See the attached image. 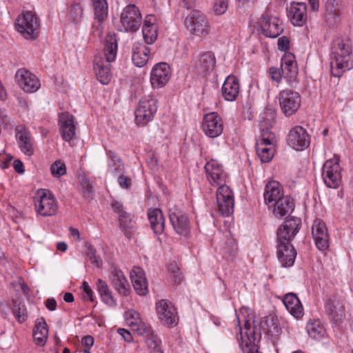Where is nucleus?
I'll return each instance as SVG.
<instances>
[{"label": "nucleus", "mask_w": 353, "mask_h": 353, "mask_svg": "<svg viewBox=\"0 0 353 353\" xmlns=\"http://www.w3.org/2000/svg\"><path fill=\"white\" fill-rule=\"evenodd\" d=\"M202 128L205 134L208 137H218L223 130V120L216 112L206 114L203 119Z\"/></svg>", "instance_id": "f3484780"}, {"label": "nucleus", "mask_w": 353, "mask_h": 353, "mask_svg": "<svg viewBox=\"0 0 353 353\" xmlns=\"http://www.w3.org/2000/svg\"><path fill=\"white\" fill-rule=\"evenodd\" d=\"M82 288L83 292L85 293L84 299H89L90 301H93V292L86 281L83 282Z\"/></svg>", "instance_id": "13d9d810"}, {"label": "nucleus", "mask_w": 353, "mask_h": 353, "mask_svg": "<svg viewBox=\"0 0 353 353\" xmlns=\"http://www.w3.org/2000/svg\"><path fill=\"white\" fill-rule=\"evenodd\" d=\"M310 6L313 11H316L319 8V0H308Z\"/></svg>", "instance_id": "774afa93"}, {"label": "nucleus", "mask_w": 353, "mask_h": 353, "mask_svg": "<svg viewBox=\"0 0 353 353\" xmlns=\"http://www.w3.org/2000/svg\"><path fill=\"white\" fill-rule=\"evenodd\" d=\"M46 307L50 310L54 311L57 308V301L53 298H49L46 301Z\"/></svg>", "instance_id": "0e129e2a"}, {"label": "nucleus", "mask_w": 353, "mask_h": 353, "mask_svg": "<svg viewBox=\"0 0 353 353\" xmlns=\"http://www.w3.org/2000/svg\"><path fill=\"white\" fill-rule=\"evenodd\" d=\"M279 104L283 113L286 117L294 114L301 105L300 94L292 90H283L279 94Z\"/></svg>", "instance_id": "4468645a"}, {"label": "nucleus", "mask_w": 353, "mask_h": 353, "mask_svg": "<svg viewBox=\"0 0 353 353\" xmlns=\"http://www.w3.org/2000/svg\"><path fill=\"white\" fill-rule=\"evenodd\" d=\"M142 33L145 42L152 44L157 39V26L155 23V17L147 15L142 28Z\"/></svg>", "instance_id": "f704fd0d"}, {"label": "nucleus", "mask_w": 353, "mask_h": 353, "mask_svg": "<svg viewBox=\"0 0 353 353\" xmlns=\"http://www.w3.org/2000/svg\"><path fill=\"white\" fill-rule=\"evenodd\" d=\"M150 49L141 43H136L132 48V59L134 64L139 68L144 66L148 61Z\"/></svg>", "instance_id": "4c0bfd02"}, {"label": "nucleus", "mask_w": 353, "mask_h": 353, "mask_svg": "<svg viewBox=\"0 0 353 353\" xmlns=\"http://www.w3.org/2000/svg\"><path fill=\"white\" fill-rule=\"evenodd\" d=\"M141 14L139 8L133 4L125 6L120 16L121 31L135 32L141 26Z\"/></svg>", "instance_id": "9d476101"}, {"label": "nucleus", "mask_w": 353, "mask_h": 353, "mask_svg": "<svg viewBox=\"0 0 353 353\" xmlns=\"http://www.w3.org/2000/svg\"><path fill=\"white\" fill-rule=\"evenodd\" d=\"M155 309L158 319L163 325L172 327L177 324V312L171 301L161 299L156 303Z\"/></svg>", "instance_id": "ddd939ff"}, {"label": "nucleus", "mask_w": 353, "mask_h": 353, "mask_svg": "<svg viewBox=\"0 0 353 353\" xmlns=\"http://www.w3.org/2000/svg\"><path fill=\"white\" fill-rule=\"evenodd\" d=\"M70 17L73 22H78L83 15V9L80 4L73 3L71 5L69 10Z\"/></svg>", "instance_id": "09e8293b"}, {"label": "nucleus", "mask_w": 353, "mask_h": 353, "mask_svg": "<svg viewBox=\"0 0 353 353\" xmlns=\"http://www.w3.org/2000/svg\"><path fill=\"white\" fill-rule=\"evenodd\" d=\"M236 338L243 353H261L256 341L261 338L260 329L255 325L254 312L248 307L236 311Z\"/></svg>", "instance_id": "f03ea898"}, {"label": "nucleus", "mask_w": 353, "mask_h": 353, "mask_svg": "<svg viewBox=\"0 0 353 353\" xmlns=\"http://www.w3.org/2000/svg\"><path fill=\"white\" fill-rule=\"evenodd\" d=\"M15 79L18 85L27 93L36 92L41 87L39 79L25 68L17 71Z\"/></svg>", "instance_id": "dca6fc26"}, {"label": "nucleus", "mask_w": 353, "mask_h": 353, "mask_svg": "<svg viewBox=\"0 0 353 353\" xmlns=\"http://www.w3.org/2000/svg\"><path fill=\"white\" fill-rule=\"evenodd\" d=\"M221 91L222 95L226 101H235L239 93L238 79L234 76L228 77L223 84Z\"/></svg>", "instance_id": "72a5a7b5"}, {"label": "nucleus", "mask_w": 353, "mask_h": 353, "mask_svg": "<svg viewBox=\"0 0 353 353\" xmlns=\"http://www.w3.org/2000/svg\"><path fill=\"white\" fill-rule=\"evenodd\" d=\"M111 205L114 212L118 214L120 229L124 232L127 238L130 239L135 232L134 221L132 216L124 210L121 202L113 201Z\"/></svg>", "instance_id": "2eb2a0df"}, {"label": "nucleus", "mask_w": 353, "mask_h": 353, "mask_svg": "<svg viewBox=\"0 0 353 353\" xmlns=\"http://www.w3.org/2000/svg\"><path fill=\"white\" fill-rule=\"evenodd\" d=\"M277 45L279 50H286L289 47V40L285 36L281 37L278 39Z\"/></svg>", "instance_id": "052dcab7"}, {"label": "nucleus", "mask_w": 353, "mask_h": 353, "mask_svg": "<svg viewBox=\"0 0 353 353\" xmlns=\"http://www.w3.org/2000/svg\"><path fill=\"white\" fill-rule=\"evenodd\" d=\"M171 77L169 65L165 62L156 64L150 74V83L153 88H161L165 86Z\"/></svg>", "instance_id": "5701e85b"}, {"label": "nucleus", "mask_w": 353, "mask_h": 353, "mask_svg": "<svg viewBox=\"0 0 353 353\" xmlns=\"http://www.w3.org/2000/svg\"><path fill=\"white\" fill-rule=\"evenodd\" d=\"M148 216L154 232L157 234H161L164 230V217L162 212L158 208L149 209Z\"/></svg>", "instance_id": "ea45409f"}, {"label": "nucleus", "mask_w": 353, "mask_h": 353, "mask_svg": "<svg viewBox=\"0 0 353 353\" xmlns=\"http://www.w3.org/2000/svg\"><path fill=\"white\" fill-rule=\"evenodd\" d=\"M81 343L84 347L88 348V350H84V352L89 353V350L94 343V338L90 335L85 336L81 339Z\"/></svg>", "instance_id": "4d7b16f0"}, {"label": "nucleus", "mask_w": 353, "mask_h": 353, "mask_svg": "<svg viewBox=\"0 0 353 353\" xmlns=\"http://www.w3.org/2000/svg\"><path fill=\"white\" fill-rule=\"evenodd\" d=\"M158 101L154 96L143 97L135 110V120L138 125H145L151 121L157 111Z\"/></svg>", "instance_id": "0eeeda50"}, {"label": "nucleus", "mask_w": 353, "mask_h": 353, "mask_svg": "<svg viewBox=\"0 0 353 353\" xmlns=\"http://www.w3.org/2000/svg\"><path fill=\"white\" fill-rule=\"evenodd\" d=\"M195 0H181L180 5L187 10L191 9L194 5Z\"/></svg>", "instance_id": "338daca9"}, {"label": "nucleus", "mask_w": 353, "mask_h": 353, "mask_svg": "<svg viewBox=\"0 0 353 353\" xmlns=\"http://www.w3.org/2000/svg\"><path fill=\"white\" fill-rule=\"evenodd\" d=\"M283 302L288 311L294 317L298 319L303 316V307L296 294H286L283 299Z\"/></svg>", "instance_id": "2f4dec72"}, {"label": "nucleus", "mask_w": 353, "mask_h": 353, "mask_svg": "<svg viewBox=\"0 0 353 353\" xmlns=\"http://www.w3.org/2000/svg\"><path fill=\"white\" fill-rule=\"evenodd\" d=\"M301 226V220L297 217L286 219L277 230L278 245H292L291 241Z\"/></svg>", "instance_id": "f8f14e48"}, {"label": "nucleus", "mask_w": 353, "mask_h": 353, "mask_svg": "<svg viewBox=\"0 0 353 353\" xmlns=\"http://www.w3.org/2000/svg\"><path fill=\"white\" fill-rule=\"evenodd\" d=\"M168 271L174 283H180L182 279L181 274L176 263H171L168 265Z\"/></svg>", "instance_id": "8fccbe9b"}, {"label": "nucleus", "mask_w": 353, "mask_h": 353, "mask_svg": "<svg viewBox=\"0 0 353 353\" xmlns=\"http://www.w3.org/2000/svg\"><path fill=\"white\" fill-rule=\"evenodd\" d=\"M94 12L93 32L100 37L102 34L103 22L108 17V6L106 0H91Z\"/></svg>", "instance_id": "aec40b11"}, {"label": "nucleus", "mask_w": 353, "mask_h": 353, "mask_svg": "<svg viewBox=\"0 0 353 353\" xmlns=\"http://www.w3.org/2000/svg\"><path fill=\"white\" fill-rule=\"evenodd\" d=\"M325 311L335 323L341 321L345 314L343 300L336 295H331L325 303Z\"/></svg>", "instance_id": "bb28decb"}, {"label": "nucleus", "mask_w": 353, "mask_h": 353, "mask_svg": "<svg viewBox=\"0 0 353 353\" xmlns=\"http://www.w3.org/2000/svg\"><path fill=\"white\" fill-rule=\"evenodd\" d=\"M13 168H14V170L19 174H23L25 171L23 169V163L19 159L14 161Z\"/></svg>", "instance_id": "e2e57ef3"}, {"label": "nucleus", "mask_w": 353, "mask_h": 353, "mask_svg": "<svg viewBox=\"0 0 353 353\" xmlns=\"http://www.w3.org/2000/svg\"><path fill=\"white\" fill-rule=\"evenodd\" d=\"M312 234L319 250L324 251L328 248L330 236L324 221L319 219H315L312 227Z\"/></svg>", "instance_id": "b1692460"}, {"label": "nucleus", "mask_w": 353, "mask_h": 353, "mask_svg": "<svg viewBox=\"0 0 353 353\" xmlns=\"http://www.w3.org/2000/svg\"><path fill=\"white\" fill-rule=\"evenodd\" d=\"M118 183L119 185L123 188H128L131 184V179L123 175V173H121L120 175L117 176Z\"/></svg>", "instance_id": "6e6d98bb"}, {"label": "nucleus", "mask_w": 353, "mask_h": 353, "mask_svg": "<svg viewBox=\"0 0 353 353\" xmlns=\"http://www.w3.org/2000/svg\"><path fill=\"white\" fill-rule=\"evenodd\" d=\"M228 7V0H215L213 9L216 14L221 15L226 12Z\"/></svg>", "instance_id": "3c124183"}, {"label": "nucleus", "mask_w": 353, "mask_h": 353, "mask_svg": "<svg viewBox=\"0 0 353 353\" xmlns=\"http://www.w3.org/2000/svg\"><path fill=\"white\" fill-rule=\"evenodd\" d=\"M34 201L37 213L42 216H53L58 210L57 202L49 190L38 192Z\"/></svg>", "instance_id": "1a4fd4ad"}, {"label": "nucleus", "mask_w": 353, "mask_h": 353, "mask_svg": "<svg viewBox=\"0 0 353 353\" xmlns=\"http://www.w3.org/2000/svg\"><path fill=\"white\" fill-rule=\"evenodd\" d=\"M12 310L15 318L19 323H21L26 321L27 315L24 308L14 305Z\"/></svg>", "instance_id": "864d4df0"}, {"label": "nucleus", "mask_w": 353, "mask_h": 353, "mask_svg": "<svg viewBox=\"0 0 353 353\" xmlns=\"http://www.w3.org/2000/svg\"><path fill=\"white\" fill-rule=\"evenodd\" d=\"M281 69L283 78L286 79L289 83L296 81L298 68L294 57L292 54H286L282 58Z\"/></svg>", "instance_id": "cd10ccee"}, {"label": "nucleus", "mask_w": 353, "mask_h": 353, "mask_svg": "<svg viewBox=\"0 0 353 353\" xmlns=\"http://www.w3.org/2000/svg\"><path fill=\"white\" fill-rule=\"evenodd\" d=\"M15 137L20 150L26 156L34 154V139L30 131L24 125H17L15 129Z\"/></svg>", "instance_id": "412c9836"}, {"label": "nucleus", "mask_w": 353, "mask_h": 353, "mask_svg": "<svg viewBox=\"0 0 353 353\" xmlns=\"http://www.w3.org/2000/svg\"><path fill=\"white\" fill-rule=\"evenodd\" d=\"M145 338L148 347L153 353H163L161 347V340L153 331Z\"/></svg>", "instance_id": "c03bdc74"}, {"label": "nucleus", "mask_w": 353, "mask_h": 353, "mask_svg": "<svg viewBox=\"0 0 353 353\" xmlns=\"http://www.w3.org/2000/svg\"><path fill=\"white\" fill-rule=\"evenodd\" d=\"M97 290L103 302L108 305L113 304L114 299L107 283L100 279L97 281Z\"/></svg>", "instance_id": "37998d69"}, {"label": "nucleus", "mask_w": 353, "mask_h": 353, "mask_svg": "<svg viewBox=\"0 0 353 353\" xmlns=\"http://www.w3.org/2000/svg\"><path fill=\"white\" fill-rule=\"evenodd\" d=\"M130 327L133 331L137 332L138 335H143L144 337L148 334H151L152 332L151 327L141 320L137 324L132 322L130 323Z\"/></svg>", "instance_id": "a18cd8bd"}, {"label": "nucleus", "mask_w": 353, "mask_h": 353, "mask_svg": "<svg viewBox=\"0 0 353 353\" xmlns=\"http://www.w3.org/2000/svg\"><path fill=\"white\" fill-rule=\"evenodd\" d=\"M48 330L43 319L37 322L33 330V337L37 345H43L48 337Z\"/></svg>", "instance_id": "a19ab883"}, {"label": "nucleus", "mask_w": 353, "mask_h": 353, "mask_svg": "<svg viewBox=\"0 0 353 353\" xmlns=\"http://www.w3.org/2000/svg\"><path fill=\"white\" fill-rule=\"evenodd\" d=\"M52 174L55 177H60L66 173L65 165L61 161H56L50 167Z\"/></svg>", "instance_id": "de8ad7c7"}, {"label": "nucleus", "mask_w": 353, "mask_h": 353, "mask_svg": "<svg viewBox=\"0 0 353 353\" xmlns=\"http://www.w3.org/2000/svg\"><path fill=\"white\" fill-rule=\"evenodd\" d=\"M15 28L18 32L26 40H36L40 32V21L33 11H23L15 21Z\"/></svg>", "instance_id": "423d86ee"}, {"label": "nucleus", "mask_w": 353, "mask_h": 353, "mask_svg": "<svg viewBox=\"0 0 353 353\" xmlns=\"http://www.w3.org/2000/svg\"><path fill=\"white\" fill-rule=\"evenodd\" d=\"M306 330L308 335L316 340L321 339L325 332L323 325L319 320L307 323Z\"/></svg>", "instance_id": "79ce46f5"}, {"label": "nucleus", "mask_w": 353, "mask_h": 353, "mask_svg": "<svg viewBox=\"0 0 353 353\" xmlns=\"http://www.w3.org/2000/svg\"><path fill=\"white\" fill-rule=\"evenodd\" d=\"M283 195L282 187L278 181H269L265 188L263 197L265 203L270 207L273 203L279 201Z\"/></svg>", "instance_id": "c756f323"}, {"label": "nucleus", "mask_w": 353, "mask_h": 353, "mask_svg": "<svg viewBox=\"0 0 353 353\" xmlns=\"http://www.w3.org/2000/svg\"><path fill=\"white\" fill-rule=\"evenodd\" d=\"M81 185L83 190L84 196L90 194L92 192V186L87 180L82 181Z\"/></svg>", "instance_id": "69168bd1"}, {"label": "nucleus", "mask_w": 353, "mask_h": 353, "mask_svg": "<svg viewBox=\"0 0 353 353\" xmlns=\"http://www.w3.org/2000/svg\"><path fill=\"white\" fill-rule=\"evenodd\" d=\"M262 33L267 37L276 38L283 31V28L277 17L263 16L260 19Z\"/></svg>", "instance_id": "a878e982"}, {"label": "nucleus", "mask_w": 353, "mask_h": 353, "mask_svg": "<svg viewBox=\"0 0 353 353\" xmlns=\"http://www.w3.org/2000/svg\"><path fill=\"white\" fill-rule=\"evenodd\" d=\"M117 54V39L115 36L109 34L105 38L103 54L95 56L93 61L96 77L103 85L108 84L111 80L110 63L115 60Z\"/></svg>", "instance_id": "39448f33"}, {"label": "nucleus", "mask_w": 353, "mask_h": 353, "mask_svg": "<svg viewBox=\"0 0 353 353\" xmlns=\"http://www.w3.org/2000/svg\"><path fill=\"white\" fill-rule=\"evenodd\" d=\"M125 321L128 325L130 326V323H138L141 319L140 318V314L139 312L133 310H129L125 312Z\"/></svg>", "instance_id": "603ef678"}, {"label": "nucleus", "mask_w": 353, "mask_h": 353, "mask_svg": "<svg viewBox=\"0 0 353 353\" xmlns=\"http://www.w3.org/2000/svg\"><path fill=\"white\" fill-rule=\"evenodd\" d=\"M277 255L283 267H291L294 263L296 252L292 245H278Z\"/></svg>", "instance_id": "c9c22d12"}, {"label": "nucleus", "mask_w": 353, "mask_h": 353, "mask_svg": "<svg viewBox=\"0 0 353 353\" xmlns=\"http://www.w3.org/2000/svg\"><path fill=\"white\" fill-rule=\"evenodd\" d=\"M270 74L272 79L275 81L276 83L281 82L282 78L283 77L281 72V69L280 70L274 67L270 68Z\"/></svg>", "instance_id": "5fc2aeb1"}, {"label": "nucleus", "mask_w": 353, "mask_h": 353, "mask_svg": "<svg viewBox=\"0 0 353 353\" xmlns=\"http://www.w3.org/2000/svg\"><path fill=\"white\" fill-rule=\"evenodd\" d=\"M171 224L176 233L186 235L190 230V221L185 213L178 208H172L169 211Z\"/></svg>", "instance_id": "393cba45"}, {"label": "nucleus", "mask_w": 353, "mask_h": 353, "mask_svg": "<svg viewBox=\"0 0 353 353\" xmlns=\"http://www.w3.org/2000/svg\"><path fill=\"white\" fill-rule=\"evenodd\" d=\"M184 24L192 34L205 36L209 32V21L206 16L199 10H191L185 17Z\"/></svg>", "instance_id": "6e6552de"}, {"label": "nucleus", "mask_w": 353, "mask_h": 353, "mask_svg": "<svg viewBox=\"0 0 353 353\" xmlns=\"http://www.w3.org/2000/svg\"><path fill=\"white\" fill-rule=\"evenodd\" d=\"M341 169L339 159L327 160L322 168V178L327 187L337 188L341 183Z\"/></svg>", "instance_id": "9b49d317"}, {"label": "nucleus", "mask_w": 353, "mask_h": 353, "mask_svg": "<svg viewBox=\"0 0 353 353\" xmlns=\"http://www.w3.org/2000/svg\"><path fill=\"white\" fill-rule=\"evenodd\" d=\"M215 63L214 54L212 52H205L199 56L196 68L199 74L206 75L214 70Z\"/></svg>", "instance_id": "473e14b6"}, {"label": "nucleus", "mask_w": 353, "mask_h": 353, "mask_svg": "<svg viewBox=\"0 0 353 353\" xmlns=\"http://www.w3.org/2000/svg\"><path fill=\"white\" fill-rule=\"evenodd\" d=\"M130 279L133 288L140 296L148 293V282L143 270L139 267H134L130 272Z\"/></svg>", "instance_id": "c85d7f7f"}, {"label": "nucleus", "mask_w": 353, "mask_h": 353, "mask_svg": "<svg viewBox=\"0 0 353 353\" xmlns=\"http://www.w3.org/2000/svg\"><path fill=\"white\" fill-rule=\"evenodd\" d=\"M288 143L293 149L303 150L310 145V137L305 129L297 125L290 130Z\"/></svg>", "instance_id": "a211bd4d"}, {"label": "nucleus", "mask_w": 353, "mask_h": 353, "mask_svg": "<svg viewBox=\"0 0 353 353\" xmlns=\"http://www.w3.org/2000/svg\"><path fill=\"white\" fill-rule=\"evenodd\" d=\"M207 179L214 186L219 185L216 191V203L219 210L224 216H229L234 212V200L231 189L226 185L227 174L223 166L216 161H208L205 165Z\"/></svg>", "instance_id": "f257e3e1"}, {"label": "nucleus", "mask_w": 353, "mask_h": 353, "mask_svg": "<svg viewBox=\"0 0 353 353\" xmlns=\"http://www.w3.org/2000/svg\"><path fill=\"white\" fill-rule=\"evenodd\" d=\"M274 117L275 114L271 110H268L260 116L259 126L261 134L256 143V151L261 161L264 163L270 162L275 153L276 139L275 134L270 130Z\"/></svg>", "instance_id": "7ed1b4c3"}, {"label": "nucleus", "mask_w": 353, "mask_h": 353, "mask_svg": "<svg viewBox=\"0 0 353 353\" xmlns=\"http://www.w3.org/2000/svg\"><path fill=\"white\" fill-rule=\"evenodd\" d=\"M111 285L119 294L127 296L130 293V286L123 271L115 265L110 269Z\"/></svg>", "instance_id": "4be33fe9"}, {"label": "nucleus", "mask_w": 353, "mask_h": 353, "mask_svg": "<svg viewBox=\"0 0 353 353\" xmlns=\"http://www.w3.org/2000/svg\"><path fill=\"white\" fill-rule=\"evenodd\" d=\"M331 73L336 77L353 68L352 41L348 38H337L332 43Z\"/></svg>", "instance_id": "20e7f679"}, {"label": "nucleus", "mask_w": 353, "mask_h": 353, "mask_svg": "<svg viewBox=\"0 0 353 353\" xmlns=\"http://www.w3.org/2000/svg\"><path fill=\"white\" fill-rule=\"evenodd\" d=\"M306 4L305 3H292L289 10L288 15L294 26H302L307 19Z\"/></svg>", "instance_id": "7c9ffc66"}, {"label": "nucleus", "mask_w": 353, "mask_h": 353, "mask_svg": "<svg viewBox=\"0 0 353 353\" xmlns=\"http://www.w3.org/2000/svg\"><path fill=\"white\" fill-rule=\"evenodd\" d=\"M59 132L62 139L67 142L72 141L76 134L77 122L74 117L68 112L59 115Z\"/></svg>", "instance_id": "6ab92c4d"}, {"label": "nucleus", "mask_w": 353, "mask_h": 353, "mask_svg": "<svg viewBox=\"0 0 353 353\" xmlns=\"http://www.w3.org/2000/svg\"><path fill=\"white\" fill-rule=\"evenodd\" d=\"M325 17L327 20H330L331 19L335 20V19L338 17V14L333 6H326Z\"/></svg>", "instance_id": "bf43d9fd"}, {"label": "nucleus", "mask_w": 353, "mask_h": 353, "mask_svg": "<svg viewBox=\"0 0 353 353\" xmlns=\"http://www.w3.org/2000/svg\"><path fill=\"white\" fill-rule=\"evenodd\" d=\"M106 154L108 157V173L114 177L123 173L124 165L119 156L111 150H108Z\"/></svg>", "instance_id": "58836bf2"}, {"label": "nucleus", "mask_w": 353, "mask_h": 353, "mask_svg": "<svg viewBox=\"0 0 353 353\" xmlns=\"http://www.w3.org/2000/svg\"><path fill=\"white\" fill-rule=\"evenodd\" d=\"M270 207H273L272 212L275 216L282 218L293 211L294 204L291 197L285 196L270 205Z\"/></svg>", "instance_id": "e433bc0d"}, {"label": "nucleus", "mask_w": 353, "mask_h": 353, "mask_svg": "<svg viewBox=\"0 0 353 353\" xmlns=\"http://www.w3.org/2000/svg\"><path fill=\"white\" fill-rule=\"evenodd\" d=\"M118 332L120 335H121L123 336L125 341H127V342L132 341V334L127 330L123 329V328H119L118 330Z\"/></svg>", "instance_id": "680f3d73"}, {"label": "nucleus", "mask_w": 353, "mask_h": 353, "mask_svg": "<svg viewBox=\"0 0 353 353\" xmlns=\"http://www.w3.org/2000/svg\"><path fill=\"white\" fill-rule=\"evenodd\" d=\"M86 247V254L88 259L94 263L97 267H100L102 265V259L97 254L96 249L90 244L87 243Z\"/></svg>", "instance_id": "49530a36"}]
</instances>
